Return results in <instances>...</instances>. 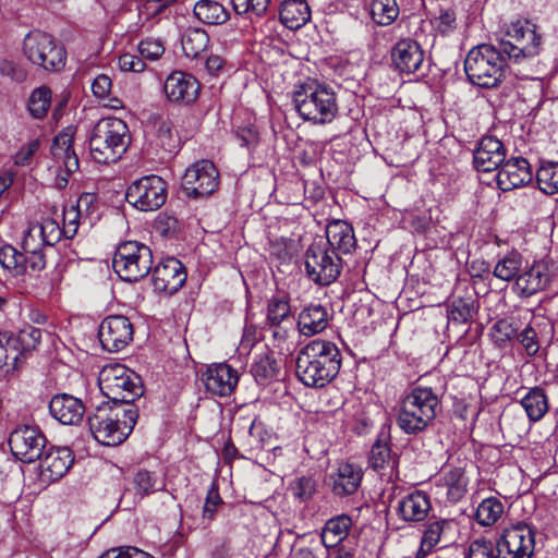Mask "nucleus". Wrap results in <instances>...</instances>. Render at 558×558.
<instances>
[{
    "label": "nucleus",
    "mask_w": 558,
    "mask_h": 558,
    "mask_svg": "<svg viewBox=\"0 0 558 558\" xmlns=\"http://www.w3.org/2000/svg\"><path fill=\"white\" fill-rule=\"evenodd\" d=\"M341 361V353L336 343L314 339L298 351L295 373L305 386L323 388L336 378Z\"/></svg>",
    "instance_id": "1"
},
{
    "label": "nucleus",
    "mask_w": 558,
    "mask_h": 558,
    "mask_svg": "<svg viewBox=\"0 0 558 558\" xmlns=\"http://www.w3.org/2000/svg\"><path fill=\"white\" fill-rule=\"evenodd\" d=\"M137 418L136 405H114L110 401H104L87 416V423L99 444L117 446L129 437Z\"/></svg>",
    "instance_id": "2"
},
{
    "label": "nucleus",
    "mask_w": 558,
    "mask_h": 558,
    "mask_svg": "<svg viewBox=\"0 0 558 558\" xmlns=\"http://www.w3.org/2000/svg\"><path fill=\"white\" fill-rule=\"evenodd\" d=\"M507 65L508 59L498 44H480L468 52L464 72L473 85L494 88L506 77Z\"/></svg>",
    "instance_id": "3"
},
{
    "label": "nucleus",
    "mask_w": 558,
    "mask_h": 558,
    "mask_svg": "<svg viewBox=\"0 0 558 558\" xmlns=\"http://www.w3.org/2000/svg\"><path fill=\"white\" fill-rule=\"evenodd\" d=\"M294 108L304 121L327 124L338 114V98L333 89L325 84L308 82L293 92Z\"/></svg>",
    "instance_id": "4"
},
{
    "label": "nucleus",
    "mask_w": 558,
    "mask_h": 558,
    "mask_svg": "<svg viewBox=\"0 0 558 558\" xmlns=\"http://www.w3.org/2000/svg\"><path fill=\"white\" fill-rule=\"evenodd\" d=\"M440 403L437 395L427 387H415L402 400L397 425L408 435L420 434L434 422Z\"/></svg>",
    "instance_id": "5"
},
{
    "label": "nucleus",
    "mask_w": 558,
    "mask_h": 558,
    "mask_svg": "<svg viewBox=\"0 0 558 558\" xmlns=\"http://www.w3.org/2000/svg\"><path fill=\"white\" fill-rule=\"evenodd\" d=\"M129 141V128L123 120L100 119L89 136L90 156L98 163L116 162L125 153Z\"/></svg>",
    "instance_id": "6"
},
{
    "label": "nucleus",
    "mask_w": 558,
    "mask_h": 558,
    "mask_svg": "<svg viewBox=\"0 0 558 558\" xmlns=\"http://www.w3.org/2000/svg\"><path fill=\"white\" fill-rule=\"evenodd\" d=\"M98 384L101 393L111 404L135 405L144 388L142 378L122 364H109L99 373Z\"/></svg>",
    "instance_id": "7"
},
{
    "label": "nucleus",
    "mask_w": 558,
    "mask_h": 558,
    "mask_svg": "<svg viewBox=\"0 0 558 558\" xmlns=\"http://www.w3.org/2000/svg\"><path fill=\"white\" fill-rule=\"evenodd\" d=\"M542 36L530 21L512 23L498 46L508 59L522 63L536 57L541 51Z\"/></svg>",
    "instance_id": "8"
},
{
    "label": "nucleus",
    "mask_w": 558,
    "mask_h": 558,
    "mask_svg": "<svg viewBox=\"0 0 558 558\" xmlns=\"http://www.w3.org/2000/svg\"><path fill=\"white\" fill-rule=\"evenodd\" d=\"M112 266L122 280L138 281L153 269V252L141 242H123L116 250Z\"/></svg>",
    "instance_id": "9"
},
{
    "label": "nucleus",
    "mask_w": 558,
    "mask_h": 558,
    "mask_svg": "<svg viewBox=\"0 0 558 558\" xmlns=\"http://www.w3.org/2000/svg\"><path fill=\"white\" fill-rule=\"evenodd\" d=\"M23 51L33 64L45 71L57 72L65 65L66 51L63 45L45 32L28 33L23 41Z\"/></svg>",
    "instance_id": "10"
},
{
    "label": "nucleus",
    "mask_w": 558,
    "mask_h": 558,
    "mask_svg": "<svg viewBox=\"0 0 558 558\" xmlns=\"http://www.w3.org/2000/svg\"><path fill=\"white\" fill-rule=\"evenodd\" d=\"M305 269L308 278L319 286H329L341 274L342 259L322 243H313L305 253Z\"/></svg>",
    "instance_id": "11"
},
{
    "label": "nucleus",
    "mask_w": 558,
    "mask_h": 558,
    "mask_svg": "<svg viewBox=\"0 0 558 558\" xmlns=\"http://www.w3.org/2000/svg\"><path fill=\"white\" fill-rule=\"evenodd\" d=\"M167 182L155 174L134 181L126 190L125 198L129 204L142 211H153L160 208L167 201Z\"/></svg>",
    "instance_id": "12"
},
{
    "label": "nucleus",
    "mask_w": 558,
    "mask_h": 558,
    "mask_svg": "<svg viewBox=\"0 0 558 558\" xmlns=\"http://www.w3.org/2000/svg\"><path fill=\"white\" fill-rule=\"evenodd\" d=\"M535 547V530L525 522L506 529L494 544L495 558H531Z\"/></svg>",
    "instance_id": "13"
},
{
    "label": "nucleus",
    "mask_w": 558,
    "mask_h": 558,
    "mask_svg": "<svg viewBox=\"0 0 558 558\" xmlns=\"http://www.w3.org/2000/svg\"><path fill=\"white\" fill-rule=\"evenodd\" d=\"M47 439L37 426L20 425L11 432L9 446L12 453L24 463L38 460L46 449Z\"/></svg>",
    "instance_id": "14"
},
{
    "label": "nucleus",
    "mask_w": 558,
    "mask_h": 558,
    "mask_svg": "<svg viewBox=\"0 0 558 558\" xmlns=\"http://www.w3.org/2000/svg\"><path fill=\"white\" fill-rule=\"evenodd\" d=\"M219 173L209 160H201L186 169L182 187L187 196L193 198L211 195L218 187Z\"/></svg>",
    "instance_id": "15"
},
{
    "label": "nucleus",
    "mask_w": 558,
    "mask_h": 558,
    "mask_svg": "<svg viewBox=\"0 0 558 558\" xmlns=\"http://www.w3.org/2000/svg\"><path fill=\"white\" fill-rule=\"evenodd\" d=\"M558 276V266L553 259H541L517 277L514 290L521 296H531L545 290Z\"/></svg>",
    "instance_id": "16"
},
{
    "label": "nucleus",
    "mask_w": 558,
    "mask_h": 558,
    "mask_svg": "<svg viewBox=\"0 0 558 558\" xmlns=\"http://www.w3.org/2000/svg\"><path fill=\"white\" fill-rule=\"evenodd\" d=\"M133 325L122 315L106 317L98 329V337L102 348L108 352H119L133 340Z\"/></svg>",
    "instance_id": "17"
},
{
    "label": "nucleus",
    "mask_w": 558,
    "mask_h": 558,
    "mask_svg": "<svg viewBox=\"0 0 558 558\" xmlns=\"http://www.w3.org/2000/svg\"><path fill=\"white\" fill-rule=\"evenodd\" d=\"M151 281L155 291L173 294L182 288L186 280V272L182 263L169 257L151 269Z\"/></svg>",
    "instance_id": "18"
},
{
    "label": "nucleus",
    "mask_w": 558,
    "mask_h": 558,
    "mask_svg": "<svg viewBox=\"0 0 558 558\" xmlns=\"http://www.w3.org/2000/svg\"><path fill=\"white\" fill-rule=\"evenodd\" d=\"M201 84L191 74L174 71L165 81L163 90L169 101L180 105H191L199 95Z\"/></svg>",
    "instance_id": "19"
},
{
    "label": "nucleus",
    "mask_w": 558,
    "mask_h": 558,
    "mask_svg": "<svg viewBox=\"0 0 558 558\" xmlns=\"http://www.w3.org/2000/svg\"><path fill=\"white\" fill-rule=\"evenodd\" d=\"M424 51L421 45L412 38H402L391 49V60L395 68L405 74L420 71L424 63Z\"/></svg>",
    "instance_id": "20"
},
{
    "label": "nucleus",
    "mask_w": 558,
    "mask_h": 558,
    "mask_svg": "<svg viewBox=\"0 0 558 558\" xmlns=\"http://www.w3.org/2000/svg\"><path fill=\"white\" fill-rule=\"evenodd\" d=\"M497 185L502 191H511L529 184L533 173L529 161L523 157H515L500 166L496 175Z\"/></svg>",
    "instance_id": "21"
},
{
    "label": "nucleus",
    "mask_w": 558,
    "mask_h": 558,
    "mask_svg": "<svg viewBox=\"0 0 558 558\" xmlns=\"http://www.w3.org/2000/svg\"><path fill=\"white\" fill-rule=\"evenodd\" d=\"M506 160L504 144L494 136H484L473 153V163L477 171L490 172L500 168Z\"/></svg>",
    "instance_id": "22"
},
{
    "label": "nucleus",
    "mask_w": 558,
    "mask_h": 558,
    "mask_svg": "<svg viewBox=\"0 0 558 558\" xmlns=\"http://www.w3.org/2000/svg\"><path fill=\"white\" fill-rule=\"evenodd\" d=\"M238 380V372L227 363L213 364L203 374L206 390L220 397L229 396Z\"/></svg>",
    "instance_id": "23"
},
{
    "label": "nucleus",
    "mask_w": 558,
    "mask_h": 558,
    "mask_svg": "<svg viewBox=\"0 0 558 558\" xmlns=\"http://www.w3.org/2000/svg\"><path fill=\"white\" fill-rule=\"evenodd\" d=\"M39 460L40 475L50 482H54L69 471L74 458L68 447H52L45 449Z\"/></svg>",
    "instance_id": "24"
},
{
    "label": "nucleus",
    "mask_w": 558,
    "mask_h": 558,
    "mask_svg": "<svg viewBox=\"0 0 558 558\" xmlns=\"http://www.w3.org/2000/svg\"><path fill=\"white\" fill-rule=\"evenodd\" d=\"M49 412L61 424L76 425L83 420L85 405L72 395L59 393L50 400Z\"/></svg>",
    "instance_id": "25"
},
{
    "label": "nucleus",
    "mask_w": 558,
    "mask_h": 558,
    "mask_svg": "<svg viewBox=\"0 0 558 558\" xmlns=\"http://www.w3.org/2000/svg\"><path fill=\"white\" fill-rule=\"evenodd\" d=\"M75 128L66 126L57 134L51 144V155L57 162H61L68 173L78 169V158L73 149Z\"/></svg>",
    "instance_id": "26"
},
{
    "label": "nucleus",
    "mask_w": 558,
    "mask_h": 558,
    "mask_svg": "<svg viewBox=\"0 0 558 558\" xmlns=\"http://www.w3.org/2000/svg\"><path fill=\"white\" fill-rule=\"evenodd\" d=\"M326 246L329 251L341 254H350L356 246L353 228L345 221L335 220L326 228Z\"/></svg>",
    "instance_id": "27"
},
{
    "label": "nucleus",
    "mask_w": 558,
    "mask_h": 558,
    "mask_svg": "<svg viewBox=\"0 0 558 558\" xmlns=\"http://www.w3.org/2000/svg\"><path fill=\"white\" fill-rule=\"evenodd\" d=\"M397 510L407 522L423 521L430 510L429 497L424 492L415 490L398 501Z\"/></svg>",
    "instance_id": "28"
},
{
    "label": "nucleus",
    "mask_w": 558,
    "mask_h": 558,
    "mask_svg": "<svg viewBox=\"0 0 558 558\" xmlns=\"http://www.w3.org/2000/svg\"><path fill=\"white\" fill-rule=\"evenodd\" d=\"M329 315L320 304H310L304 307L298 317V328L303 336H314L326 329Z\"/></svg>",
    "instance_id": "29"
},
{
    "label": "nucleus",
    "mask_w": 558,
    "mask_h": 558,
    "mask_svg": "<svg viewBox=\"0 0 558 558\" xmlns=\"http://www.w3.org/2000/svg\"><path fill=\"white\" fill-rule=\"evenodd\" d=\"M362 470L351 463L340 464L332 478V492L338 496L353 494L361 484Z\"/></svg>",
    "instance_id": "30"
},
{
    "label": "nucleus",
    "mask_w": 558,
    "mask_h": 558,
    "mask_svg": "<svg viewBox=\"0 0 558 558\" xmlns=\"http://www.w3.org/2000/svg\"><path fill=\"white\" fill-rule=\"evenodd\" d=\"M351 527L352 519L347 514L327 520L320 534L323 545L326 548L338 546L348 537Z\"/></svg>",
    "instance_id": "31"
},
{
    "label": "nucleus",
    "mask_w": 558,
    "mask_h": 558,
    "mask_svg": "<svg viewBox=\"0 0 558 558\" xmlns=\"http://www.w3.org/2000/svg\"><path fill=\"white\" fill-rule=\"evenodd\" d=\"M311 19V10L305 0H284L280 9V21L290 29L302 27Z\"/></svg>",
    "instance_id": "32"
},
{
    "label": "nucleus",
    "mask_w": 558,
    "mask_h": 558,
    "mask_svg": "<svg viewBox=\"0 0 558 558\" xmlns=\"http://www.w3.org/2000/svg\"><path fill=\"white\" fill-rule=\"evenodd\" d=\"M193 14L206 25H222L230 19L229 11L215 0H198L194 4Z\"/></svg>",
    "instance_id": "33"
},
{
    "label": "nucleus",
    "mask_w": 558,
    "mask_h": 558,
    "mask_svg": "<svg viewBox=\"0 0 558 558\" xmlns=\"http://www.w3.org/2000/svg\"><path fill=\"white\" fill-rule=\"evenodd\" d=\"M520 403L532 422L539 421L548 411L547 396L541 387L531 388Z\"/></svg>",
    "instance_id": "34"
},
{
    "label": "nucleus",
    "mask_w": 558,
    "mask_h": 558,
    "mask_svg": "<svg viewBox=\"0 0 558 558\" xmlns=\"http://www.w3.org/2000/svg\"><path fill=\"white\" fill-rule=\"evenodd\" d=\"M181 44L187 58H197L208 47L209 35L201 27H189L182 35Z\"/></svg>",
    "instance_id": "35"
},
{
    "label": "nucleus",
    "mask_w": 558,
    "mask_h": 558,
    "mask_svg": "<svg viewBox=\"0 0 558 558\" xmlns=\"http://www.w3.org/2000/svg\"><path fill=\"white\" fill-rule=\"evenodd\" d=\"M155 145L161 148L166 154H175L181 146L180 137L173 132V125L170 120H159L157 122Z\"/></svg>",
    "instance_id": "36"
},
{
    "label": "nucleus",
    "mask_w": 558,
    "mask_h": 558,
    "mask_svg": "<svg viewBox=\"0 0 558 558\" xmlns=\"http://www.w3.org/2000/svg\"><path fill=\"white\" fill-rule=\"evenodd\" d=\"M521 266L522 255L517 251H512L497 262L493 275L502 281H510L514 278L517 279Z\"/></svg>",
    "instance_id": "37"
},
{
    "label": "nucleus",
    "mask_w": 558,
    "mask_h": 558,
    "mask_svg": "<svg viewBox=\"0 0 558 558\" xmlns=\"http://www.w3.org/2000/svg\"><path fill=\"white\" fill-rule=\"evenodd\" d=\"M400 10L396 0H373L371 3V16L381 26L392 24L399 16Z\"/></svg>",
    "instance_id": "38"
},
{
    "label": "nucleus",
    "mask_w": 558,
    "mask_h": 558,
    "mask_svg": "<svg viewBox=\"0 0 558 558\" xmlns=\"http://www.w3.org/2000/svg\"><path fill=\"white\" fill-rule=\"evenodd\" d=\"M504 513V504L496 497L484 499L476 509L475 520L482 526H492Z\"/></svg>",
    "instance_id": "39"
},
{
    "label": "nucleus",
    "mask_w": 558,
    "mask_h": 558,
    "mask_svg": "<svg viewBox=\"0 0 558 558\" xmlns=\"http://www.w3.org/2000/svg\"><path fill=\"white\" fill-rule=\"evenodd\" d=\"M133 483L136 495L142 498L166 488V482L148 470H140L134 475Z\"/></svg>",
    "instance_id": "40"
},
{
    "label": "nucleus",
    "mask_w": 558,
    "mask_h": 558,
    "mask_svg": "<svg viewBox=\"0 0 558 558\" xmlns=\"http://www.w3.org/2000/svg\"><path fill=\"white\" fill-rule=\"evenodd\" d=\"M538 189L546 195L558 193V162L543 163L536 172Z\"/></svg>",
    "instance_id": "41"
},
{
    "label": "nucleus",
    "mask_w": 558,
    "mask_h": 558,
    "mask_svg": "<svg viewBox=\"0 0 558 558\" xmlns=\"http://www.w3.org/2000/svg\"><path fill=\"white\" fill-rule=\"evenodd\" d=\"M51 89L48 86H39L35 88L27 101L29 113L35 119L44 118L51 105Z\"/></svg>",
    "instance_id": "42"
},
{
    "label": "nucleus",
    "mask_w": 558,
    "mask_h": 558,
    "mask_svg": "<svg viewBox=\"0 0 558 558\" xmlns=\"http://www.w3.org/2000/svg\"><path fill=\"white\" fill-rule=\"evenodd\" d=\"M391 449L389 445V436L383 432L379 434L378 439L372 446L368 463L374 470L384 469L390 461Z\"/></svg>",
    "instance_id": "43"
},
{
    "label": "nucleus",
    "mask_w": 558,
    "mask_h": 558,
    "mask_svg": "<svg viewBox=\"0 0 558 558\" xmlns=\"http://www.w3.org/2000/svg\"><path fill=\"white\" fill-rule=\"evenodd\" d=\"M41 339V330L27 326L20 330L17 335L12 332V343L16 347L17 351H20V357L23 356L26 352L33 351L39 344Z\"/></svg>",
    "instance_id": "44"
},
{
    "label": "nucleus",
    "mask_w": 558,
    "mask_h": 558,
    "mask_svg": "<svg viewBox=\"0 0 558 558\" xmlns=\"http://www.w3.org/2000/svg\"><path fill=\"white\" fill-rule=\"evenodd\" d=\"M25 254L17 251L12 245H3L0 247V265L11 271L14 276H21L25 274L24 262Z\"/></svg>",
    "instance_id": "45"
},
{
    "label": "nucleus",
    "mask_w": 558,
    "mask_h": 558,
    "mask_svg": "<svg viewBox=\"0 0 558 558\" xmlns=\"http://www.w3.org/2000/svg\"><path fill=\"white\" fill-rule=\"evenodd\" d=\"M277 372V361L268 354L256 357L251 366V373L258 384H265L267 380L274 378Z\"/></svg>",
    "instance_id": "46"
},
{
    "label": "nucleus",
    "mask_w": 558,
    "mask_h": 558,
    "mask_svg": "<svg viewBox=\"0 0 558 558\" xmlns=\"http://www.w3.org/2000/svg\"><path fill=\"white\" fill-rule=\"evenodd\" d=\"M289 489L294 499L307 502L317 492V482L312 475H301L290 483Z\"/></svg>",
    "instance_id": "47"
},
{
    "label": "nucleus",
    "mask_w": 558,
    "mask_h": 558,
    "mask_svg": "<svg viewBox=\"0 0 558 558\" xmlns=\"http://www.w3.org/2000/svg\"><path fill=\"white\" fill-rule=\"evenodd\" d=\"M444 483L448 487V497L459 500L465 493L468 481L461 468H452L444 474Z\"/></svg>",
    "instance_id": "48"
},
{
    "label": "nucleus",
    "mask_w": 558,
    "mask_h": 558,
    "mask_svg": "<svg viewBox=\"0 0 558 558\" xmlns=\"http://www.w3.org/2000/svg\"><path fill=\"white\" fill-rule=\"evenodd\" d=\"M290 304L286 296H274L268 302L267 322L279 328L280 324L290 317Z\"/></svg>",
    "instance_id": "49"
},
{
    "label": "nucleus",
    "mask_w": 558,
    "mask_h": 558,
    "mask_svg": "<svg viewBox=\"0 0 558 558\" xmlns=\"http://www.w3.org/2000/svg\"><path fill=\"white\" fill-rule=\"evenodd\" d=\"M476 313L475 301L472 298L454 299L449 307V319L457 323H468Z\"/></svg>",
    "instance_id": "50"
},
{
    "label": "nucleus",
    "mask_w": 558,
    "mask_h": 558,
    "mask_svg": "<svg viewBox=\"0 0 558 558\" xmlns=\"http://www.w3.org/2000/svg\"><path fill=\"white\" fill-rule=\"evenodd\" d=\"M518 328L514 323L509 319L497 320L490 331L494 343L500 348L505 347L508 342L517 338Z\"/></svg>",
    "instance_id": "51"
},
{
    "label": "nucleus",
    "mask_w": 558,
    "mask_h": 558,
    "mask_svg": "<svg viewBox=\"0 0 558 558\" xmlns=\"http://www.w3.org/2000/svg\"><path fill=\"white\" fill-rule=\"evenodd\" d=\"M11 340V331H0V368L8 365L15 367L20 360V351Z\"/></svg>",
    "instance_id": "52"
},
{
    "label": "nucleus",
    "mask_w": 558,
    "mask_h": 558,
    "mask_svg": "<svg viewBox=\"0 0 558 558\" xmlns=\"http://www.w3.org/2000/svg\"><path fill=\"white\" fill-rule=\"evenodd\" d=\"M44 238L47 246H53L58 243L64 232L59 223L52 218H43L40 222L35 223Z\"/></svg>",
    "instance_id": "53"
},
{
    "label": "nucleus",
    "mask_w": 558,
    "mask_h": 558,
    "mask_svg": "<svg viewBox=\"0 0 558 558\" xmlns=\"http://www.w3.org/2000/svg\"><path fill=\"white\" fill-rule=\"evenodd\" d=\"M517 339L529 356H535L538 353L541 343L535 327L527 325L521 332L517 333Z\"/></svg>",
    "instance_id": "54"
},
{
    "label": "nucleus",
    "mask_w": 558,
    "mask_h": 558,
    "mask_svg": "<svg viewBox=\"0 0 558 558\" xmlns=\"http://www.w3.org/2000/svg\"><path fill=\"white\" fill-rule=\"evenodd\" d=\"M446 524V521H435L426 527L421 542V551L429 553L439 543Z\"/></svg>",
    "instance_id": "55"
},
{
    "label": "nucleus",
    "mask_w": 558,
    "mask_h": 558,
    "mask_svg": "<svg viewBox=\"0 0 558 558\" xmlns=\"http://www.w3.org/2000/svg\"><path fill=\"white\" fill-rule=\"evenodd\" d=\"M495 548L492 541L478 538L470 544L465 558H495Z\"/></svg>",
    "instance_id": "56"
},
{
    "label": "nucleus",
    "mask_w": 558,
    "mask_h": 558,
    "mask_svg": "<svg viewBox=\"0 0 558 558\" xmlns=\"http://www.w3.org/2000/svg\"><path fill=\"white\" fill-rule=\"evenodd\" d=\"M22 246L26 253H35L36 251L43 250L44 246H47L36 225H32L28 228L24 235Z\"/></svg>",
    "instance_id": "57"
},
{
    "label": "nucleus",
    "mask_w": 558,
    "mask_h": 558,
    "mask_svg": "<svg viewBox=\"0 0 558 558\" xmlns=\"http://www.w3.org/2000/svg\"><path fill=\"white\" fill-rule=\"evenodd\" d=\"M170 5L155 1V0H143L140 7V17L146 21L155 19L159 15H165L169 11Z\"/></svg>",
    "instance_id": "58"
},
{
    "label": "nucleus",
    "mask_w": 558,
    "mask_h": 558,
    "mask_svg": "<svg viewBox=\"0 0 558 558\" xmlns=\"http://www.w3.org/2000/svg\"><path fill=\"white\" fill-rule=\"evenodd\" d=\"M138 52L142 58L157 60L163 54L165 47L159 39H145L140 43Z\"/></svg>",
    "instance_id": "59"
},
{
    "label": "nucleus",
    "mask_w": 558,
    "mask_h": 558,
    "mask_svg": "<svg viewBox=\"0 0 558 558\" xmlns=\"http://www.w3.org/2000/svg\"><path fill=\"white\" fill-rule=\"evenodd\" d=\"M99 558H154L136 547H119L106 550Z\"/></svg>",
    "instance_id": "60"
},
{
    "label": "nucleus",
    "mask_w": 558,
    "mask_h": 558,
    "mask_svg": "<svg viewBox=\"0 0 558 558\" xmlns=\"http://www.w3.org/2000/svg\"><path fill=\"white\" fill-rule=\"evenodd\" d=\"M82 218L83 216L74 208V206L64 209L62 230L66 239L74 238L78 229V220Z\"/></svg>",
    "instance_id": "61"
},
{
    "label": "nucleus",
    "mask_w": 558,
    "mask_h": 558,
    "mask_svg": "<svg viewBox=\"0 0 558 558\" xmlns=\"http://www.w3.org/2000/svg\"><path fill=\"white\" fill-rule=\"evenodd\" d=\"M222 504V499L219 495L218 487L216 484H211L207 492L205 505L203 508V517L207 520H213L217 508Z\"/></svg>",
    "instance_id": "62"
},
{
    "label": "nucleus",
    "mask_w": 558,
    "mask_h": 558,
    "mask_svg": "<svg viewBox=\"0 0 558 558\" xmlns=\"http://www.w3.org/2000/svg\"><path fill=\"white\" fill-rule=\"evenodd\" d=\"M119 68L124 72H143L146 68L142 57L133 53H123L119 57Z\"/></svg>",
    "instance_id": "63"
},
{
    "label": "nucleus",
    "mask_w": 558,
    "mask_h": 558,
    "mask_svg": "<svg viewBox=\"0 0 558 558\" xmlns=\"http://www.w3.org/2000/svg\"><path fill=\"white\" fill-rule=\"evenodd\" d=\"M236 138L240 141L241 146L252 149L258 144L259 134L254 125H245L238 129Z\"/></svg>",
    "instance_id": "64"
}]
</instances>
